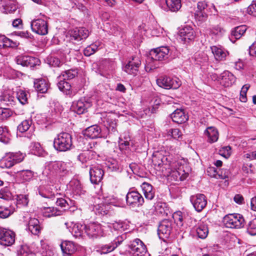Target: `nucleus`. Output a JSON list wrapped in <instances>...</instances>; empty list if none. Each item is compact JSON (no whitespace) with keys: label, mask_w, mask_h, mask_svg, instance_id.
Masks as SVG:
<instances>
[{"label":"nucleus","mask_w":256,"mask_h":256,"mask_svg":"<svg viewBox=\"0 0 256 256\" xmlns=\"http://www.w3.org/2000/svg\"><path fill=\"white\" fill-rule=\"evenodd\" d=\"M164 159H166V158L162 156L159 152H155L153 154L152 162L154 164H158L160 168V170H162L164 172V176L176 177V180L179 179L180 180H184L188 177V174L185 172L184 166L179 165L178 163L176 164H174L175 168L173 170L166 164H164Z\"/></svg>","instance_id":"f257e3e1"},{"label":"nucleus","mask_w":256,"mask_h":256,"mask_svg":"<svg viewBox=\"0 0 256 256\" xmlns=\"http://www.w3.org/2000/svg\"><path fill=\"white\" fill-rule=\"evenodd\" d=\"M72 164L63 162H51L46 166L42 174H58L60 176H68L72 174Z\"/></svg>","instance_id":"f03ea898"},{"label":"nucleus","mask_w":256,"mask_h":256,"mask_svg":"<svg viewBox=\"0 0 256 256\" xmlns=\"http://www.w3.org/2000/svg\"><path fill=\"white\" fill-rule=\"evenodd\" d=\"M54 146L59 152H66L72 146V138L70 134L62 132L57 135L54 140Z\"/></svg>","instance_id":"7ed1b4c3"},{"label":"nucleus","mask_w":256,"mask_h":256,"mask_svg":"<svg viewBox=\"0 0 256 256\" xmlns=\"http://www.w3.org/2000/svg\"><path fill=\"white\" fill-rule=\"evenodd\" d=\"M111 198L110 196L102 197L100 196L95 198L94 204L92 206V210L96 214L104 215L107 214L108 204H111Z\"/></svg>","instance_id":"20e7f679"},{"label":"nucleus","mask_w":256,"mask_h":256,"mask_svg":"<svg viewBox=\"0 0 256 256\" xmlns=\"http://www.w3.org/2000/svg\"><path fill=\"white\" fill-rule=\"evenodd\" d=\"M85 233L87 236L92 238L102 236L106 234V230L104 224L92 222L85 225Z\"/></svg>","instance_id":"39448f33"},{"label":"nucleus","mask_w":256,"mask_h":256,"mask_svg":"<svg viewBox=\"0 0 256 256\" xmlns=\"http://www.w3.org/2000/svg\"><path fill=\"white\" fill-rule=\"evenodd\" d=\"M43 175L46 176L47 179L42 181V184L38 188V192L42 197L52 200L55 196V193L52 190L53 186L50 185L51 177L48 174Z\"/></svg>","instance_id":"423d86ee"},{"label":"nucleus","mask_w":256,"mask_h":256,"mask_svg":"<svg viewBox=\"0 0 256 256\" xmlns=\"http://www.w3.org/2000/svg\"><path fill=\"white\" fill-rule=\"evenodd\" d=\"M243 216L238 214H232L226 216L223 218V223L228 228H239L244 225Z\"/></svg>","instance_id":"0eeeda50"},{"label":"nucleus","mask_w":256,"mask_h":256,"mask_svg":"<svg viewBox=\"0 0 256 256\" xmlns=\"http://www.w3.org/2000/svg\"><path fill=\"white\" fill-rule=\"evenodd\" d=\"M40 18L34 20L31 22V28L32 30L40 35H46L48 32V22L46 20V16L40 13Z\"/></svg>","instance_id":"6e6552de"},{"label":"nucleus","mask_w":256,"mask_h":256,"mask_svg":"<svg viewBox=\"0 0 256 256\" xmlns=\"http://www.w3.org/2000/svg\"><path fill=\"white\" fill-rule=\"evenodd\" d=\"M156 83L159 86L168 90L177 89L182 85V82L178 78L176 77L171 78L166 76H161L158 78Z\"/></svg>","instance_id":"1a4fd4ad"},{"label":"nucleus","mask_w":256,"mask_h":256,"mask_svg":"<svg viewBox=\"0 0 256 256\" xmlns=\"http://www.w3.org/2000/svg\"><path fill=\"white\" fill-rule=\"evenodd\" d=\"M129 248L132 256H144L147 252L146 246L139 238L132 241L129 245Z\"/></svg>","instance_id":"9d476101"},{"label":"nucleus","mask_w":256,"mask_h":256,"mask_svg":"<svg viewBox=\"0 0 256 256\" xmlns=\"http://www.w3.org/2000/svg\"><path fill=\"white\" fill-rule=\"evenodd\" d=\"M15 233L6 228L0 227V244L10 246L15 242Z\"/></svg>","instance_id":"9b49d317"},{"label":"nucleus","mask_w":256,"mask_h":256,"mask_svg":"<svg viewBox=\"0 0 256 256\" xmlns=\"http://www.w3.org/2000/svg\"><path fill=\"white\" fill-rule=\"evenodd\" d=\"M141 64V60L138 56H132L127 63L122 66V70L128 74H136Z\"/></svg>","instance_id":"f8f14e48"},{"label":"nucleus","mask_w":256,"mask_h":256,"mask_svg":"<svg viewBox=\"0 0 256 256\" xmlns=\"http://www.w3.org/2000/svg\"><path fill=\"white\" fill-rule=\"evenodd\" d=\"M126 202L128 205L132 207H139L144 203V198L137 191H131L126 196Z\"/></svg>","instance_id":"ddd939ff"},{"label":"nucleus","mask_w":256,"mask_h":256,"mask_svg":"<svg viewBox=\"0 0 256 256\" xmlns=\"http://www.w3.org/2000/svg\"><path fill=\"white\" fill-rule=\"evenodd\" d=\"M178 36L182 42L188 44L194 41L196 38V33L191 26H186L180 30Z\"/></svg>","instance_id":"4468645a"},{"label":"nucleus","mask_w":256,"mask_h":256,"mask_svg":"<svg viewBox=\"0 0 256 256\" xmlns=\"http://www.w3.org/2000/svg\"><path fill=\"white\" fill-rule=\"evenodd\" d=\"M91 106L92 103L89 100L82 98L78 101L74 102L71 108L76 113L78 114H81L86 112L87 110L91 107Z\"/></svg>","instance_id":"2eb2a0df"},{"label":"nucleus","mask_w":256,"mask_h":256,"mask_svg":"<svg viewBox=\"0 0 256 256\" xmlns=\"http://www.w3.org/2000/svg\"><path fill=\"white\" fill-rule=\"evenodd\" d=\"M172 230V223L168 220H162L158 228V234L162 240L168 238Z\"/></svg>","instance_id":"dca6fc26"},{"label":"nucleus","mask_w":256,"mask_h":256,"mask_svg":"<svg viewBox=\"0 0 256 256\" xmlns=\"http://www.w3.org/2000/svg\"><path fill=\"white\" fill-rule=\"evenodd\" d=\"M190 200L194 209L198 212H201L207 204L206 197L203 194H199L192 196Z\"/></svg>","instance_id":"f3484780"},{"label":"nucleus","mask_w":256,"mask_h":256,"mask_svg":"<svg viewBox=\"0 0 256 256\" xmlns=\"http://www.w3.org/2000/svg\"><path fill=\"white\" fill-rule=\"evenodd\" d=\"M90 180L92 183L97 184L100 182L104 176V172L101 166L99 165L92 166L89 171Z\"/></svg>","instance_id":"a211bd4d"},{"label":"nucleus","mask_w":256,"mask_h":256,"mask_svg":"<svg viewBox=\"0 0 256 256\" xmlns=\"http://www.w3.org/2000/svg\"><path fill=\"white\" fill-rule=\"evenodd\" d=\"M72 40L80 42L86 40L89 35L88 30L84 28H76L70 32Z\"/></svg>","instance_id":"6ab92c4d"},{"label":"nucleus","mask_w":256,"mask_h":256,"mask_svg":"<svg viewBox=\"0 0 256 256\" xmlns=\"http://www.w3.org/2000/svg\"><path fill=\"white\" fill-rule=\"evenodd\" d=\"M128 226L127 224L122 221L114 222L104 223V227L106 232L110 230L112 232H122L127 230Z\"/></svg>","instance_id":"aec40b11"},{"label":"nucleus","mask_w":256,"mask_h":256,"mask_svg":"<svg viewBox=\"0 0 256 256\" xmlns=\"http://www.w3.org/2000/svg\"><path fill=\"white\" fill-rule=\"evenodd\" d=\"M64 224L69 232L76 238L82 236L84 232H85V224L83 225L80 223L73 222H66Z\"/></svg>","instance_id":"412c9836"},{"label":"nucleus","mask_w":256,"mask_h":256,"mask_svg":"<svg viewBox=\"0 0 256 256\" xmlns=\"http://www.w3.org/2000/svg\"><path fill=\"white\" fill-rule=\"evenodd\" d=\"M67 188L74 196H80L85 192L80 182L76 179L71 180L67 185Z\"/></svg>","instance_id":"4be33fe9"},{"label":"nucleus","mask_w":256,"mask_h":256,"mask_svg":"<svg viewBox=\"0 0 256 256\" xmlns=\"http://www.w3.org/2000/svg\"><path fill=\"white\" fill-rule=\"evenodd\" d=\"M16 98L14 92L10 89H4L0 96V101L4 105L12 106Z\"/></svg>","instance_id":"5701e85b"},{"label":"nucleus","mask_w":256,"mask_h":256,"mask_svg":"<svg viewBox=\"0 0 256 256\" xmlns=\"http://www.w3.org/2000/svg\"><path fill=\"white\" fill-rule=\"evenodd\" d=\"M170 50L168 46H160L150 51V54L155 60H162L168 58Z\"/></svg>","instance_id":"b1692460"},{"label":"nucleus","mask_w":256,"mask_h":256,"mask_svg":"<svg viewBox=\"0 0 256 256\" xmlns=\"http://www.w3.org/2000/svg\"><path fill=\"white\" fill-rule=\"evenodd\" d=\"M210 49L216 61H224L229 55V52L220 46H214Z\"/></svg>","instance_id":"393cba45"},{"label":"nucleus","mask_w":256,"mask_h":256,"mask_svg":"<svg viewBox=\"0 0 256 256\" xmlns=\"http://www.w3.org/2000/svg\"><path fill=\"white\" fill-rule=\"evenodd\" d=\"M160 7L165 11L176 12L182 7L181 0H165V4L160 5Z\"/></svg>","instance_id":"a878e982"},{"label":"nucleus","mask_w":256,"mask_h":256,"mask_svg":"<svg viewBox=\"0 0 256 256\" xmlns=\"http://www.w3.org/2000/svg\"><path fill=\"white\" fill-rule=\"evenodd\" d=\"M63 256H74L73 254L76 250L74 242L70 241H64L60 244Z\"/></svg>","instance_id":"bb28decb"},{"label":"nucleus","mask_w":256,"mask_h":256,"mask_svg":"<svg viewBox=\"0 0 256 256\" xmlns=\"http://www.w3.org/2000/svg\"><path fill=\"white\" fill-rule=\"evenodd\" d=\"M58 86L60 91L70 96H73L78 92L76 89L72 88L70 84L64 80L58 82Z\"/></svg>","instance_id":"cd10ccee"},{"label":"nucleus","mask_w":256,"mask_h":256,"mask_svg":"<svg viewBox=\"0 0 256 256\" xmlns=\"http://www.w3.org/2000/svg\"><path fill=\"white\" fill-rule=\"evenodd\" d=\"M38 60L34 57L28 56H18L16 58V62L18 64H20L24 66L30 67L34 66L36 64V62Z\"/></svg>","instance_id":"c85d7f7f"},{"label":"nucleus","mask_w":256,"mask_h":256,"mask_svg":"<svg viewBox=\"0 0 256 256\" xmlns=\"http://www.w3.org/2000/svg\"><path fill=\"white\" fill-rule=\"evenodd\" d=\"M221 82L224 86L228 87L232 86L236 82L234 76L228 70H225L220 74Z\"/></svg>","instance_id":"c756f323"},{"label":"nucleus","mask_w":256,"mask_h":256,"mask_svg":"<svg viewBox=\"0 0 256 256\" xmlns=\"http://www.w3.org/2000/svg\"><path fill=\"white\" fill-rule=\"evenodd\" d=\"M101 132L100 128L97 125H93L86 128L84 132L85 136L90 138H96L100 137Z\"/></svg>","instance_id":"7c9ffc66"},{"label":"nucleus","mask_w":256,"mask_h":256,"mask_svg":"<svg viewBox=\"0 0 256 256\" xmlns=\"http://www.w3.org/2000/svg\"><path fill=\"white\" fill-rule=\"evenodd\" d=\"M204 134L208 138V142L210 143L216 142L218 138V132L214 126L208 127L204 132Z\"/></svg>","instance_id":"2f4dec72"},{"label":"nucleus","mask_w":256,"mask_h":256,"mask_svg":"<svg viewBox=\"0 0 256 256\" xmlns=\"http://www.w3.org/2000/svg\"><path fill=\"white\" fill-rule=\"evenodd\" d=\"M171 118L174 122L178 124H182L186 122L188 120V116L184 110L177 109L172 114Z\"/></svg>","instance_id":"473e14b6"},{"label":"nucleus","mask_w":256,"mask_h":256,"mask_svg":"<svg viewBox=\"0 0 256 256\" xmlns=\"http://www.w3.org/2000/svg\"><path fill=\"white\" fill-rule=\"evenodd\" d=\"M28 226L29 231L33 234L38 235L40 233L42 228L37 218H30Z\"/></svg>","instance_id":"72a5a7b5"},{"label":"nucleus","mask_w":256,"mask_h":256,"mask_svg":"<svg viewBox=\"0 0 256 256\" xmlns=\"http://www.w3.org/2000/svg\"><path fill=\"white\" fill-rule=\"evenodd\" d=\"M16 205L0 206V218H6L12 214L16 211Z\"/></svg>","instance_id":"f704fd0d"},{"label":"nucleus","mask_w":256,"mask_h":256,"mask_svg":"<svg viewBox=\"0 0 256 256\" xmlns=\"http://www.w3.org/2000/svg\"><path fill=\"white\" fill-rule=\"evenodd\" d=\"M35 89L42 94L46 92L49 88V84L45 79H37L34 82Z\"/></svg>","instance_id":"c9c22d12"},{"label":"nucleus","mask_w":256,"mask_h":256,"mask_svg":"<svg viewBox=\"0 0 256 256\" xmlns=\"http://www.w3.org/2000/svg\"><path fill=\"white\" fill-rule=\"evenodd\" d=\"M141 187L145 198L148 200H152L155 195L152 186L148 183L144 182L142 184Z\"/></svg>","instance_id":"e433bc0d"},{"label":"nucleus","mask_w":256,"mask_h":256,"mask_svg":"<svg viewBox=\"0 0 256 256\" xmlns=\"http://www.w3.org/2000/svg\"><path fill=\"white\" fill-rule=\"evenodd\" d=\"M164 137L168 138H172L178 140H180L182 138V133L181 130L177 128H170L166 130V132L164 134Z\"/></svg>","instance_id":"4c0bfd02"},{"label":"nucleus","mask_w":256,"mask_h":256,"mask_svg":"<svg viewBox=\"0 0 256 256\" xmlns=\"http://www.w3.org/2000/svg\"><path fill=\"white\" fill-rule=\"evenodd\" d=\"M154 206L156 215L167 216L170 212L169 208L165 202H158Z\"/></svg>","instance_id":"58836bf2"},{"label":"nucleus","mask_w":256,"mask_h":256,"mask_svg":"<svg viewBox=\"0 0 256 256\" xmlns=\"http://www.w3.org/2000/svg\"><path fill=\"white\" fill-rule=\"evenodd\" d=\"M42 213L44 216L50 218L60 216L62 212L54 207H44L42 209Z\"/></svg>","instance_id":"ea45409f"},{"label":"nucleus","mask_w":256,"mask_h":256,"mask_svg":"<svg viewBox=\"0 0 256 256\" xmlns=\"http://www.w3.org/2000/svg\"><path fill=\"white\" fill-rule=\"evenodd\" d=\"M12 154L7 153L0 160V166L2 168H10L16 164Z\"/></svg>","instance_id":"a19ab883"},{"label":"nucleus","mask_w":256,"mask_h":256,"mask_svg":"<svg viewBox=\"0 0 256 256\" xmlns=\"http://www.w3.org/2000/svg\"><path fill=\"white\" fill-rule=\"evenodd\" d=\"M17 176L22 182H29L34 176V172L28 170H22L18 172Z\"/></svg>","instance_id":"79ce46f5"},{"label":"nucleus","mask_w":256,"mask_h":256,"mask_svg":"<svg viewBox=\"0 0 256 256\" xmlns=\"http://www.w3.org/2000/svg\"><path fill=\"white\" fill-rule=\"evenodd\" d=\"M198 236L201 239L206 238L208 234V226L206 224L200 223L196 230Z\"/></svg>","instance_id":"37998d69"},{"label":"nucleus","mask_w":256,"mask_h":256,"mask_svg":"<svg viewBox=\"0 0 256 256\" xmlns=\"http://www.w3.org/2000/svg\"><path fill=\"white\" fill-rule=\"evenodd\" d=\"M120 244L119 240H114V242L102 246L98 250L101 254H106L114 250L118 244Z\"/></svg>","instance_id":"c03bdc74"},{"label":"nucleus","mask_w":256,"mask_h":256,"mask_svg":"<svg viewBox=\"0 0 256 256\" xmlns=\"http://www.w3.org/2000/svg\"><path fill=\"white\" fill-rule=\"evenodd\" d=\"M106 164L108 168L111 171L120 172L122 169L120 164L114 158H109L106 160Z\"/></svg>","instance_id":"a18cd8bd"},{"label":"nucleus","mask_w":256,"mask_h":256,"mask_svg":"<svg viewBox=\"0 0 256 256\" xmlns=\"http://www.w3.org/2000/svg\"><path fill=\"white\" fill-rule=\"evenodd\" d=\"M196 64L204 66L208 63V57L206 54L204 52L196 54L194 56Z\"/></svg>","instance_id":"49530a36"},{"label":"nucleus","mask_w":256,"mask_h":256,"mask_svg":"<svg viewBox=\"0 0 256 256\" xmlns=\"http://www.w3.org/2000/svg\"><path fill=\"white\" fill-rule=\"evenodd\" d=\"M142 212L148 219H152L156 216L154 206L146 205L143 208Z\"/></svg>","instance_id":"de8ad7c7"},{"label":"nucleus","mask_w":256,"mask_h":256,"mask_svg":"<svg viewBox=\"0 0 256 256\" xmlns=\"http://www.w3.org/2000/svg\"><path fill=\"white\" fill-rule=\"evenodd\" d=\"M18 6L14 2L8 0L6 1V4L2 6L1 10L4 14L12 13L16 10Z\"/></svg>","instance_id":"09e8293b"},{"label":"nucleus","mask_w":256,"mask_h":256,"mask_svg":"<svg viewBox=\"0 0 256 256\" xmlns=\"http://www.w3.org/2000/svg\"><path fill=\"white\" fill-rule=\"evenodd\" d=\"M10 134L6 127H0V141L8 144L10 141Z\"/></svg>","instance_id":"8fccbe9b"},{"label":"nucleus","mask_w":256,"mask_h":256,"mask_svg":"<svg viewBox=\"0 0 256 256\" xmlns=\"http://www.w3.org/2000/svg\"><path fill=\"white\" fill-rule=\"evenodd\" d=\"M246 30V26L242 25L237 26L232 31V36L236 39H239L244 34Z\"/></svg>","instance_id":"3c124183"},{"label":"nucleus","mask_w":256,"mask_h":256,"mask_svg":"<svg viewBox=\"0 0 256 256\" xmlns=\"http://www.w3.org/2000/svg\"><path fill=\"white\" fill-rule=\"evenodd\" d=\"M154 58H152V56L150 54L146 59V70H150L156 68V62Z\"/></svg>","instance_id":"603ef678"},{"label":"nucleus","mask_w":256,"mask_h":256,"mask_svg":"<svg viewBox=\"0 0 256 256\" xmlns=\"http://www.w3.org/2000/svg\"><path fill=\"white\" fill-rule=\"evenodd\" d=\"M46 62L50 66L58 67L62 64V61L56 56H50L47 58Z\"/></svg>","instance_id":"864d4df0"},{"label":"nucleus","mask_w":256,"mask_h":256,"mask_svg":"<svg viewBox=\"0 0 256 256\" xmlns=\"http://www.w3.org/2000/svg\"><path fill=\"white\" fill-rule=\"evenodd\" d=\"M28 93L24 90H19L16 92V99L23 105L28 103Z\"/></svg>","instance_id":"5fc2aeb1"},{"label":"nucleus","mask_w":256,"mask_h":256,"mask_svg":"<svg viewBox=\"0 0 256 256\" xmlns=\"http://www.w3.org/2000/svg\"><path fill=\"white\" fill-rule=\"evenodd\" d=\"M99 46V42H97L88 46L84 50V56H91L96 52Z\"/></svg>","instance_id":"6e6d98bb"},{"label":"nucleus","mask_w":256,"mask_h":256,"mask_svg":"<svg viewBox=\"0 0 256 256\" xmlns=\"http://www.w3.org/2000/svg\"><path fill=\"white\" fill-rule=\"evenodd\" d=\"M78 74L76 70H68L62 72L60 77L64 80H70L74 78Z\"/></svg>","instance_id":"4d7b16f0"},{"label":"nucleus","mask_w":256,"mask_h":256,"mask_svg":"<svg viewBox=\"0 0 256 256\" xmlns=\"http://www.w3.org/2000/svg\"><path fill=\"white\" fill-rule=\"evenodd\" d=\"M32 124L31 120H26L22 121L18 126V130L20 132H24L28 130Z\"/></svg>","instance_id":"13d9d810"},{"label":"nucleus","mask_w":256,"mask_h":256,"mask_svg":"<svg viewBox=\"0 0 256 256\" xmlns=\"http://www.w3.org/2000/svg\"><path fill=\"white\" fill-rule=\"evenodd\" d=\"M105 126L109 132H115L116 131V122L115 120L108 117L106 120Z\"/></svg>","instance_id":"bf43d9fd"},{"label":"nucleus","mask_w":256,"mask_h":256,"mask_svg":"<svg viewBox=\"0 0 256 256\" xmlns=\"http://www.w3.org/2000/svg\"><path fill=\"white\" fill-rule=\"evenodd\" d=\"M210 33L212 36L220 37L224 33V30L219 26H216L210 29Z\"/></svg>","instance_id":"052dcab7"},{"label":"nucleus","mask_w":256,"mask_h":256,"mask_svg":"<svg viewBox=\"0 0 256 256\" xmlns=\"http://www.w3.org/2000/svg\"><path fill=\"white\" fill-rule=\"evenodd\" d=\"M28 196L26 194H19L16 197V204L20 206H26L28 203Z\"/></svg>","instance_id":"680f3d73"},{"label":"nucleus","mask_w":256,"mask_h":256,"mask_svg":"<svg viewBox=\"0 0 256 256\" xmlns=\"http://www.w3.org/2000/svg\"><path fill=\"white\" fill-rule=\"evenodd\" d=\"M172 218L174 222L178 226H182L183 225L184 216L180 211L174 212L172 215Z\"/></svg>","instance_id":"e2e57ef3"},{"label":"nucleus","mask_w":256,"mask_h":256,"mask_svg":"<svg viewBox=\"0 0 256 256\" xmlns=\"http://www.w3.org/2000/svg\"><path fill=\"white\" fill-rule=\"evenodd\" d=\"M208 12L196 10L194 13L195 18L200 22H204L208 18Z\"/></svg>","instance_id":"0e129e2a"},{"label":"nucleus","mask_w":256,"mask_h":256,"mask_svg":"<svg viewBox=\"0 0 256 256\" xmlns=\"http://www.w3.org/2000/svg\"><path fill=\"white\" fill-rule=\"evenodd\" d=\"M150 30L151 32V35L152 36H158L162 33L163 28H161L156 23L154 26L150 28Z\"/></svg>","instance_id":"69168bd1"},{"label":"nucleus","mask_w":256,"mask_h":256,"mask_svg":"<svg viewBox=\"0 0 256 256\" xmlns=\"http://www.w3.org/2000/svg\"><path fill=\"white\" fill-rule=\"evenodd\" d=\"M248 232L252 235H256V218L250 221L248 226Z\"/></svg>","instance_id":"338daca9"},{"label":"nucleus","mask_w":256,"mask_h":256,"mask_svg":"<svg viewBox=\"0 0 256 256\" xmlns=\"http://www.w3.org/2000/svg\"><path fill=\"white\" fill-rule=\"evenodd\" d=\"M130 138L129 137H124V140L120 138L118 142L120 148L121 150H126L130 146Z\"/></svg>","instance_id":"774afa93"}]
</instances>
